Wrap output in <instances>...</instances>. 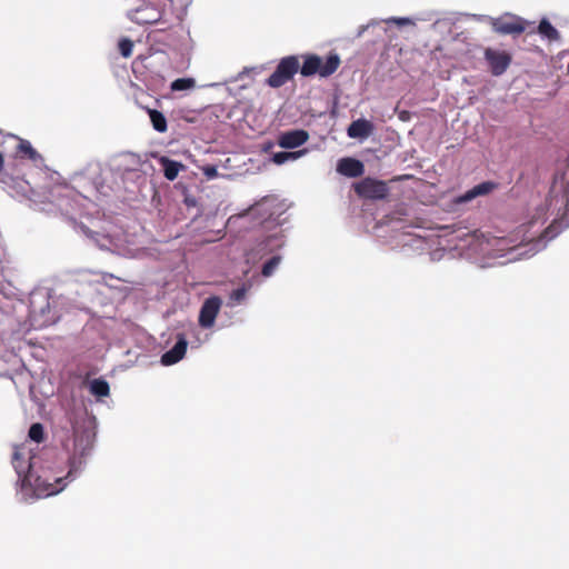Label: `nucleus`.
Returning a JSON list of instances; mask_svg holds the SVG:
<instances>
[{"instance_id": "23", "label": "nucleus", "mask_w": 569, "mask_h": 569, "mask_svg": "<svg viewBox=\"0 0 569 569\" xmlns=\"http://www.w3.org/2000/svg\"><path fill=\"white\" fill-rule=\"evenodd\" d=\"M281 261V257L280 256H273L272 258H270L263 266H262V270H261V273L264 276V277H270L273 271L278 268L279 263Z\"/></svg>"}, {"instance_id": "29", "label": "nucleus", "mask_w": 569, "mask_h": 569, "mask_svg": "<svg viewBox=\"0 0 569 569\" xmlns=\"http://www.w3.org/2000/svg\"><path fill=\"white\" fill-rule=\"evenodd\" d=\"M234 296L237 299H240L244 296V290L243 289H238L234 291Z\"/></svg>"}, {"instance_id": "8", "label": "nucleus", "mask_w": 569, "mask_h": 569, "mask_svg": "<svg viewBox=\"0 0 569 569\" xmlns=\"http://www.w3.org/2000/svg\"><path fill=\"white\" fill-rule=\"evenodd\" d=\"M483 56L488 62L491 74L496 77L503 74L512 61V57L509 52L492 48H487Z\"/></svg>"}, {"instance_id": "4", "label": "nucleus", "mask_w": 569, "mask_h": 569, "mask_svg": "<svg viewBox=\"0 0 569 569\" xmlns=\"http://www.w3.org/2000/svg\"><path fill=\"white\" fill-rule=\"evenodd\" d=\"M340 63L341 60L337 53H330L325 61L317 54H306L300 73L303 77L319 74L321 78H328L338 70Z\"/></svg>"}, {"instance_id": "11", "label": "nucleus", "mask_w": 569, "mask_h": 569, "mask_svg": "<svg viewBox=\"0 0 569 569\" xmlns=\"http://www.w3.org/2000/svg\"><path fill=\"white\" fill-rule=\"evenodd\" d=\"M309 140L308 131L295 129L280 133L278 144L283 149H295L305 144Z\"/></svg>"}, {"instance_id": "2", "label": "nucleus", "mask_w": 569, "mask_h": 569, "mask_svg": "<svg viewBox=\"0 0 569 569\" xmlns=\"http://www.w3.org/2000/svg\"><path fill=\"white\" fill-rule=\"evenodd\" d=\"M47 291H36L30 296V321L34 329L51 326L58 321L60 315Z\"/></svg>"}, {"instance_id": "18", "label": "nucleus", "mask_w": 569, "mask_h": 569, "mask_svg": "<svg viewBox=\"0 0 569 569\" xmlns=\"http://www.w3.org/2000/svg\"><path fill=\"white\" fill-rule=\"evenodd\" d=\"M307 152L306 149L299 151H280L272 156V161L276 164H283L289 160H296Z\"/></svg>"}, {"instance_id": "17", "label": "nucleus", "mask_w": 569, "mask_h": 569, "mask_svg": "<svg viewBox=\"0 0 569 569\" xmlns=\"http://www.w3.org/2000/svg\"><path fill=\"white\" fill-rule=\"evenodd\" d=\"M159 162L163 170L164 177L169 180H174L178 177V162L168 159L167 157H160Z\"/></svg>"}, {"instance_id": "21", "label": "nucleus", "mask_w": 569, "mask_h": 569, "mask_svg": "<svg viewBox=\"0 0 569 569\" xmlns=\"http://www.w3.org/2000/svg\"><path fill=\"white\" fill-rule=\"evenodd\" d=\"M152 127L158 132H164L167 130V120L164 116L158 110H148Z\"/></svg>"}, {"instance_id": "20", "label": "nucleus", "mask_w": 569, "mask_h": 569, "mask_svg": "<svg viewBox=\"0 0 569 569\" xmlns=\"http://www.w3.org/2000/svg\"><path fill=\"white\" fill-rule=\"evenodd\" d=\"M18 150L26 154L30 160H32L34 163H41L42 158L41 156L33 149L31 143L27 140H20Z\"/></svg>"}, {"instance_id": "14", "label": "nucleus", "mask_w": 569, "mask_h": 569, "mask_svg": "<svg viewBox=\"0 0 569 569\" xmlns=\"http://www.w3.org/2000/svg\"><path fill=\"white\" fill-rule=\"evenodd\" d=\"M274 200L276 199L273 197H271V196L263 197L260 201H258L257 203L251 206L248 209V211L246 212V214L247 213H250L252 216L259 214L261 221H266L269 218H271V216L273 214L271 212V210L268 208V203L270 201H274ZM242 216H244V213Z\"/></svg>"}, {"instance_id": "27", "label": "nucleus", "mask_w": 569, "mask_h": 569, "mask_svg": "<svg viewBox=\"0 0 569 569\" xmlns=\"http://www.w3.org/2000/svg\"><path fill=\"white\" fill-rule=\"evenodd\" d=\"M203 172L210 179L218 176V170L213 166H208V167L203 168Z\"/></svg>"}, {"instance_id": "30", "label": "nucleus", "mask_w": 569, "mask_h": 569, "mask_svg": "<svg viewBox=\"0 0 569 569\" xmlns=\"http://www.w3.org/2000/svg\"><path fill=\"white\" fill-rule=\"evenodd\" d=\"M178 87H179L178 79H176L171 82L170 88L172 91H178Z\"/></svg>"}, {"instance_id": "6", "label": "nucleus", "mask_w": 569, "mask_h": 569, "mask_svg": "<svg viewBox=\"0 0 569 569\" xmlns=\"http://www.w3.org/2000/svg\"><path fill=\"white\" fill-rule=\"evenodd\" d=\"M299 70V60L296 56H288L280 60L276 70L267 79L271 88H280L286 84Z\"/></svg>"}, {"instance_id": "28", "label": "nucleus", "mask_w": 569, "mask_h": 569, "mask_svg": "<svg viewBox=\"0 0 569 569\" xmlns=\"http://www.w3.org/2000/svg\"><path fill=\"white\" fill-rule=\"evenodd\" d=\"M187 346V340L180 335V360H182L186 355Z\"/></svg>"}, {"instance_id": "5", "label": "nucleus", "mask_w": 569, "mask_h": 569, "mask_svg": "<svg viewBox=\"0 0 569 569\" xmlns=\"http://www.w3.org/2000/svg\"><path fill=\"white\" fill-rule=\"evenodd\" d=\"M79 231L86 237L93 240L94 243L101 249L109 250L124 257H134L137 250L126 247L122 241L116 236H104L92 232L88 227L80 224Z\"/></svg>"}, {"instance_id": "10", "label": "nucleus", "mask_w": 569, "mask_h": 569, "mask_svg": "<svg viewBox=\"0 0 569 569\" xmlns=\"http://www.w3.org/2000/svg\"><path fill=\"white\" fill-rule=\"evenodd\" d=\"M221 307V299L219 297H210L204 300L199 315V323L203 328L213 326L217 315Z\"/></svg>"}, {"instance_id": "13", "label": "nucleus", "mask_w": 569, "mask_h": 569, "mask_svg": "<svg viewBox=\"0 0 569 569\" xmlns=\"http://www.w3.org/2000/svg\"><path fill=\"white\" fill-rule=\"evenodd\" d=\"M498 186L499 184L497 182H493V181H483V182L475 186L470 190H468L462 196V200L463 201H470V200H472V199H475L477 197L489 194L490 192L496 190L498 188Z\"/></svg>"}, {"instance_id": "19", "label": "nucleus", "mask_w": 569, "mask_h": 569, "mask_svg": "<svg viewBox=\"0 0 569 569\" xmlns=\"http://www.w3.org/2000/svg\"><path fill=\"white\" fill-rule=\"evenodd\" d=\"M538 32L549 39V40H558L559 39V32L558 30L547 20V19H542L540 22H539V26H538Z\"/></svg>"}, {"instance_id": "31", "label": "nucleus", "mask_w": 569, "mask_h": 569, "mask_svg": "<svg viewBox=\"0 0 569 569\" xmlns=\"http://www.w3.org/2000/svg\"><path fill=\"white\" fill-rule=\"evenodd\" d=\"M184 202H186L188 206L194 204V202H193V201H191L188 197L184 199Z\"/></svg>"}, {"instance_id": "15", "label": "nucleus", "mask_w": 569, "mask_h": 569, "mask_svg": "<svg viewBox=\"0 0 569 569\" xmlns=\"http://www.w3.org/2000/svg\"><path fill=\"white\" fill-rule=\"evenodd\" d=\"M371 123L367 120L359 119L348 127L347 133L350 138H365L371 132Z\"/></svg>"}, {"instance_id": "26", "label": "nucleus", "mask_w": 569, "mask_h": 569, "mask_svg": "<svg viewBox=\"0 0 569 569\" xmlns=\"http://www.w3.org/2000/svg\"><path fill=\"white\" fill-rule=\"evenodd\" d=\"M194 87V79L180 78V91L188 90Z\"/></svg>"}, {"instance_id": "24", "label": "nucleus", "mask_w": 569, "mask_h": 569, "mask_svg": "<svg viewBox=\"0 0 569 569\" xmlns=\"http://www.w3.org/2000/svg\"><path fill=\"white\" fill-rule=\"evenodd\" d=\"M29 438L36 442H41L43 439V427L41 423H33L29 429Z\"/></svg>"}, {"instance_id": "22", "label": "nucleus", "mask_w": 569, "mask_h": 569, "mask_svg": "<svg viewBox=\"0 0 569 569\" xmlns=\"http://www.w3.org/2000/svg\"><path fill=\"white\" fill-rule=\"evenodd\" d=\"M160 362L163 366H171L178 362V341L169 351L162 355Z\"/></svg>"}, {"instance_id": "9", "label": "nucleus", "mask_w": 569, "mask_h": 569, "mask_svg": "<svg viewBox=\"0 0 569 569\" xmlns=\"http://www.w3.org/2000/svg\"><path fill=\"white\" fill-rule=\"evenodd\" d=\"M527 22L517 16L495 19L491 23L495 32L500 34H520L526 30Z\"/></svg>"}, {"instance_id": "7", "label": "nucleus", "mask_w": 569, "mask_h": 569, "mask_svg": "<svg viewBox=\"0 0 569 569\" xmlns=\"http://www.w3.org/2000/svg\"><path fill=\"white\" fill-rule=\"evenodd\" d=\"M353 190L360 198L369 200H382L389 194L387 182L370 177L353 183Z\"/></svg>"}, {"instance_id": "12", "label": "nucleus", "mask_w": 569, "mask_h": 569, "mask_svg": "<svg viewBox=\"0 0 569 569\" xmlns=\"http://www.w3.org/2000/svg\"><path fill=\"white\" fill-rule=\"evenodd\" d=\"M337 171L348 178L361 177L365 172L363 163L355 158H342L338 161Z\"/></svg>"}, {"instance_id": "1", "label": "nucleus", "mask_w": 569, "mask_h": 569, "mask_svg": "<svg viewBox=\"0 0 569 569\" xmlns=\"http://www.w3.org/2000/svg\"><path fill=\"white\" fill-rule=\"evenodd\" d=\"M70 432L61 441L67 456L66 475L53 468L48 458L33 453L28 445L14 447L11 462L18 476V497L21 501L30 502L57 495L83 472L94 448L97 421L82 411L70 418Z\"/></svg>"}, {"instance_id": "3", "label": "nucleus", "mask_w": 569, "mask_h": 569, "mask_svg": "<svg viewBox=\"0 0 569 569\" xmlns=\"http://www.w3.org/2000/svg\"><path fill=\"white\" fill-rule=\"evenodd\" d=\"M48 199L64 216L87 213L90 201L67 186H56L49 191Z\"/></svg>"}, {"instance_id": "25", "label": "nucleus", "mask_w": 569, "mask_h": 569, "mask_svg": "<svg viewBox=\"0 0 569 569\" xmlns=\"http://www.w3.org/2000/svg\"><path fill=\"white\" fill-rule=\"evenodd\" d=\"M132 48H133V43L132 41H130L129 39H122L120 42H119V50H120V53L124 57V58H128L131 56L132 53Z\"/></svg>"}, {"instance_id": "16", "label": "nucleus", "mask_w": 569, "mask_h": 569, "mask_svg": "<svg viewBox=\"0 0 569 569\" xmlns=\"http://www.w3.org/2000/svg\"><path fill=\"white\" fill-rule=\"evenodd\" d=\"M89 390L93 396L102 398L109 396L110 387L106 380L98 378L89 382Z\"/></svg>"}]
</instances>
